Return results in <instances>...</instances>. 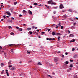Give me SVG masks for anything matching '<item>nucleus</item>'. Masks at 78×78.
I'll list each match as a JSON object with an SVG mask.
<instances>
[{"instance_id":"f257e3e1","label":"nucleus","mask_w":78,"mask_h":78,"mask_svg":"<svg viewBox=\"0 0 78 78\" xmlns=\"http://www.w3.org/2000/svg\"><path fill=\"white\" fill-rule=\"evenodd\" d=\"M48 4L50 5V4H51V5H56V3L55 2H54L53 1L51 0L50 1H48Z\"/></svg>"},{"instance_id":"f03ea898","label":"nucleus","mask_w":78,"mask_h":78,"mask_svg":"<svg viewBox=\"0 0 78 78\" xmlns=\"http://www.w3.org/2000/svg\"><path fill=\"white\" fill-rule=\"evenodd\" d=\"M59 7L60 9H63L64 8V6H63V5H62V4H61L59 6Z\"/></svg>"},{"instance_id":"7ed1b4c3","label":"nucleus","mask_w":78,"mask_h":78,"mask_svg":"<svg viewBox=\"0 0 78 78\" xmlns=\"http://www.w3.org/2000/svg\"><path fill=\"white\" fill-rule=\"evenodd\" d=\"M63 67L64 68H67V67H68V65L65 64L63 65Z\"/></svg>"},{"instance_id":"20e7f679","label":"nucleus","mask_w":78,"mask_h":78,"mask_svg":"<svg viewBox=\"0 0 78 78\" xmlns=\"http://www.w3.org/2000/svg\"><path fill=\"white\" fill-rule=\"evenodd\" d=\"M56 33H57L56 32H52V34L53 36H55V35H56Z\"/></svg>"},{"instance_id":"39448f33","label":"nucleus","mask_w":78,"mask_h":78,"mask_svg":"<svg viewBox=\"0 0 78 78\" xmlns=\"http://www.w3.org/2000/svg\"><path fill=\"white\" fill-rule=\"evenodd\" d=\"M54 61L55 62H57L58 61V58H55L54 59Z\"/></svg>"},{"instance_id":"423d86ee","label":"nucleus","mask_w":78,"mask_h":78,"mask_svg":"<svg viewBox=\"0 0 78 78\" xmlns=\"http://www.w3.org/2000/svg\"><path fill=\"white\" fill-rule=\"evenodd\" d=\"M28 13L29 14H30L31 15H32V12L30 10L28 11Z\"/></svg>"},{"instance_id":"0eeeda50","label":"nucleus","mask_w":78,"mask_h":78,"mask_svg":"<svg viewBox=\"0 0 78 78\" xmlns=\"http://www.w3.org/2000/svg\"><path fill=\"white\" fill-rule=\"evenodd\" d=\"M69 37H73V34H70L69 35Z\"/></svg>"},{"instance_id":"6e6552de","label":"nucleus","mask_w":78,"mask_h":78,"mask_svg":"<svg viewBox=\"0 0 78 78\" xmlns=\"http://www.w3.org/2000/svg\"><path fill=\"white\" fill-rule=\"evenodd\" d=\"M75 39H73L70 41V42H75Z\"/></svg>"},{"instance_id":"1a4fd4ad","label":"nucleus","mask_w":78,"mask_h":78,"mask_svg":"<svg viewBox=\"0 0 78 78\" xmlns=\"http://www.w3.org/2000/svg\"><path fill=\"white\" fill-rule=\"evenodd\" d=\"M6 13H7V14H8V16L11 15V13H10V12H6Z\"/></svg>"},{"instance_id":"9d476101","label":"nucleus","mask_w":78,"mask_h":78,"mask_svg":"<svg viewBox=\"0 0 78 78\" xmlns=\"http://www.w3.org/2000/svg\"><path fill=\"white\" fill-rule=\"evenodd\" d=\"M49 41H50L51 40V41H54V40H55V38H49Z\"/></svg>"},{"instance_id":"9b49d317","label":"nucleus","mask_w":78,"mask_h":78,"mask_svg":"<svg viewBox=\"0 0 78 78\" xmlns=\"http://www.w3.org/2000/svg\"><path fill=\"white\" fill-rule=\"evenodd\" d=\"M23 14H26V13H27V11L24 10L23 11Z\"/></svg>"},{"instance_id":"f8f14e48","label":"nucleus","mask_w":78,"mask_h":78,"mask_svg":"<svg viewBox=\"0 0 78 78\" xmlns=\"http://www.w3.org/2000/svg\"><path fill=\"white\" fill-rule=\"evenodd\" d=\"M1 67H3V66H4L5 65H4V64L2 63H1Z\"/></svg>"},{"instance_id":"ddd939ff","label":"nucleus","mask_w":78,"mask_h":78,"mask_svg":"<svg viewBox=\"0 0 78 78\" xmlns=\"http://www.w3.org/2000/svg\"><path fill=\"white\" fill-rule=\"evenodd\" d=\"M15 69L16 68H15V67H12L11 69L10 70H13Z\"/></svg>"},{"instance_id":"4468645a","label":"nucleus","mask_w":78,"mask_h":78,"mask_svg":"<svg viewBox=\"0 0 78 78\" xmlns=\"http://www.w3.org/2000/svg\"><path fill=\"white\" fill-rule=\"evenodd\" d=\"M68 11H69V12H72V11H73V10H72V9H69L68 10Z\"/></svg>"},{"instance_id":"2eb2a0df","label":"nucleus","mask_w":78,"mask_h":78,"mask_svg":"<svg viewBox=\"0 0 78 78\" xmlns=\"http://www.w3.org/2000/svg\"><path fill=\"white\" fill-rule=\"evenodd\" d=\"M37 64L38 65H40V66H42V64H41L40 62H38Z\"/></svg>"},{"instance_id":"dca6fc26","label":"nucleus","mask_w":78,"mask_h":78,"mask_svg":"<svg viewBox=\"0 0 78 78\" xmlns=\"http://www.w3.org/2000/svg\"><path fill=\"white\" fill-rule=\"evenodd\" d=\"M56 35H59V36L61 35V34L60 33H56Z\"/></svg>"},{"instance_id":"f3484780","label":"nucleus","mask_w":78,"mask_h":78,"mask_svg":"<svg viewBox=\"0 0 78 78\" xmlns=\"http://www.w3.org/2000/svg\"><path fill=\"white\" fill-rule=\"evenodd\" d=\"M11 61H10L9 62H8V65H9V66H10V65H11Z\"/></svg>"},{"instance_id":"a211bd4d","label":"nucleus","mask_w":78,"mask_h":78,"mask_svg":"<svg viewBox=\"0 0 78 78\" xmlns=\"http://www.w3.org/2000/svg\"><path fill=\"white\" fill-rule=\"evenodd\" d=\"M31 28H27V30H28V31H29V30H31Z\"/></svg>"},{"instance_id":"6ab92c4d","label":"nucleus","mask_w":78,"mask_h":78,"mask_svg":"<svg viewBox=\"0 0 78 78\" xmlns=\"http://www.w3.org/2000/svg\"><path fill=\"white\" fill-rule=\"evenodd\" d=\"M65 63H66V64H69V62L66 61L65 62Z\"/></svg>"},{"instance_id":"aec40b11","label":"nucleus","mask_w":78,"mask_h":78,"mask_svg":"<svg viewBox=\"0 0 78 78\" xmlns=\"http://www.w3.org/2000/svg\"><path fill=\"white\" fill-rule=\"evenodd\" d=\"M71 29H74V27L73 26H72L71 27Z\"/></svg>"},{"instance_id":"412c9836","label":"nucleus","mask_w":78,"mask_h":78,"mask_svg":"<svg viewBox=\"0 0 78 78\" xmlns=\"http://www.w3.org/2000/svg\"><path fill=\"white\" fill-rule=\"evenodd\" d=\"M19 30L20 31H22V28H20L19 29Z\"/></svg>"},{"instance_id":"4be33fe9","label":"nucleus","mask_w":78,"mask_h":78,"mask_svg":"<svg viewBox=\"0 0 78 78\" xmlns=\"http://www.w3.org/2000/svg\"><path fill=\"white\" fill-rule=\"evenodd\" d=\"M8 28H9V29H11V28H12V27H11L10 26H9L8 27Z\"/></svg>"},{"instance_id":"5701e85b","label":"nucleus","mask_w":78,"mask_h":78,"mask_svg":"<svg viewBox=\"0 0 78 78\" xmlns=\"http://www.w3.org/2000/svg\"><path fill=\"white\" fill-rule=\"evenodd\" d=\"M53 8H54V9H57V8H58V6L54 7Z\"/></svg>"},{"instance_id":"b1692460","label":"nucleus","mask_w":78,"mask_h":78,"mask_svg":"<svg viewBox=\"0 0 78 78\" xmlns=\"http://www.w3.org/2000/svg\"><path fill=\"white\" fill-rule=\"evenodd\" d=\"M3 73H4V70H3L1 72L2 74H3Z\"/></svg>"},{"instance_id":"393cba45","label":"nucleus","mask_w":78,"mask_h":78,"mask_svg":"<svg viewBox=\"0 0 78 78\" xmlns=\"http://www.w3.org/2000/svg\"><path fill=\"white\" fill-rule=\"evenodd\" d=\"M41 33H42V34H45V32H42Z\"/></svg>"},{"instance_id":"a878e982","label":"nucleus","mask_w":78,"mask_h":78,"mask_svg":"<svg viewBox=\"0 0 78 78\" xmlns=\"http://www.w3.org/2000/svg\"><path fill=\"white\" fill-rule=\"evenodd\" d=\"M70 67H71L72 68V67H73V65H72V64L70 65Z\"/></svg>"},{"instance_id":"bb28decb","label":"nucleus","mask_w":78,"mask_h":78,"mask_svg":"<svg viewBox=\"0 0 78 78\" xmlns=\"http://www.w3.org/2000/svg\"><path fill=\"white\" fill-rule=\"evenodd\" d=\"M11 51L12 52V53H13V49H12L11 50Z\"/></svg>"},{"instance_id":"cd10ccee","label":"nucleus","mask_w":78,"mask_h":78,"mask_svg":"<svg viewBox=\"0 0 78 78\" xmlns=\"http://www.w3.org/2000/svg\"><path fill=\"white\" fill-rule=\"evenodd\" d=\"M10 34L11 35H13L14 34V33L12 32H11Z\"/></svg>"},{"instance_id":"c85d7f7f","label":"nucleus","mask_w":78,"mask_h":78,"mask_svg":"<svg viewBox=\"0 0 78 78\" xmlns=\"http://www.w3.org/2000/svg\"><path fill=\"white\" fill-rule=\"evenodd\" d=\"M75 50V48H73L72 49V51H74V50Z\"/></svg>"},{"instance_id":"c756f323","label":"nucleus","mask_w":78,"mask_h":78,"mask_svg":"<svg viewBox=\"0 0 78 78\" xmlns=\"http://www.w3.org/2000/svg\"><path fill=\"white\" fill-rule=\"evenodd\" d=\"M6 16L5 15V16H3V17L4 18V19H6Z\"/></svg>"},{"instance_id":"7c9ffc66","label":"nucleus","mask_w":78,"mask_h":78,"mask_svg":"<svg viewBox=\"0 0 78 78\" xmlns=\"http://www.w3.org/2000/svg\"><path fill=\"white\" fill-rule=\"evenodd\" d=\"M34 5H37V3H34Z\"/></svg>"},{"instance_id":"2f4dec72","label":"nucleus","mask_w":78,"mask_h":78,"mask_svg":"<svg viewBox=\"0 0 78 78\" xmlns=\"http://www.w3.org/2000/svg\"><path fill=\"white\" fill-rule=\"evenodd\" d=\"M56 11H54L53 12V14H56Z\"/></svg>"},{"instance_id":"473e14b6","label":"nucleus","mask_w":78,"mask_h":78,"mask_svg":"<svg viewBox=\"0 0 78 78\" xmlns=\"http://www.w3.org/2000/svg\"><path fill=\"white\" fill-rule=\"evenodd\" d=\"M29 33L30 34H32V32H31V31H30L29 32Z\"/></svg>"},{"instance_id":"72a5a7b5","label":"nucleus","mask_w":78,"mask_h":78,"mask_svg":"<svg viewBox=\"0 0 78 78\" xmlns=\"http://www.w3.org/2000/svg\"><path fill=\"white\" fill-rule=\"evenodd\" d=\"M14 4V5H16L17 4V2H15Z\"/></svg>"},{"instance_id":"f704fd0d","label":"nucleus","mask_w":78,"mask_h":78,"mask_svg":"<svg viewBox=\"0 0 78 78\" xmlns=\"http://www.w3.org/2000/svg\"><path fill=\"white\" fill-rule=\"evenodd\" d=\"M70 62H73V60H71L70 59Z\"/></svg>"},{"instance_id":"c9c22d12","label":"nucleus","mask_w":78,"mask_h":78,"mask_svg":"<svg viewBox=\"0 0 78 78\" xmlns=\"http://www.w3.org/2000/svg\"><path fill=\"white\" fill-rule=\"evenodd\" d=\"M22 15L20 14L19 15V17H22Z\"/></svg>"},{"instance_id":"e433bc0d","label":"nucleus","mask_w":78,"mask_h":78,"mask_svg":"<svg viewBox=\"0 0 78 78\" xmlns=\"http://www.w3.org/2000/svg\"><path fill=\"white\" fill-rule=\"evenodd\" d=\"M48 76H49V77H50V78H52V77H51V76L49 75H48Z\"/></svg>"},{"instance_id":"4c0bfd02","label":"nucleus","mask_w":78,"mask_h":78,"mask_svg":"<svg viewBox=\"0 0 78 78\" xmlns=\"http://www.w3.org/2000/svg\"><path fill=\"white\" fill-rule=\"evenodd\" d=\"M9 67L10 68V67H12V66H9Z\"/></svg>"},{"instance_id":"58836bf2","label":"nucleus","mask_w":78,"mask_h":78,"mask_svg":"<svg viewBox=\"0 0 78 78\" xmlns=\"http://www.w3.org/2000/svg\"><path fill=\"white\" fill-rule=\"evenodd\" d=\"M16 29H17V30H18V29L19 28V27H16Z\"/></svg>"},{"instance_id":"ea45409f","label":"nucleus","mask_w":78,"mask_h":78,"mask_svg":"<svg viewBox=\"0 0 78 78\" xmlns=\"http://www.w3.org/2000/svg\"><path fill=\"white\" fill-rule=\"evenodd\" d=\"M65 54L66 55H68V53L67 52H66Z\"/></svg>"},{"instance_id":"a19ab883","label":"nucleus","mask_w":78,"mask_h":78,"mask_svg":"<svg viewBox=\"0 0 78 78\" xmlns=\"http://www.w3.org/2000/svg\"><path fill=\"white\" fill-rule=\"evenodd\" d=\"M11 20H14V18H13V17L11 18Z\"/></svg>"},{"instance_id":"79ce46f5","label":"nucleus","mask_w":78,"mask_h":78,"mask_svg":"<svg viewBox=\"0 0 78 78\" xmlns=\"http://www.w3.org/2000/svg\"><path fill=\"white\" fill-rule=\"evenodd\" d=\"M62 58H64V55H62Z\"/></svg>"},{"instance_id":"37998d69","label":"nucleus","mask_w":78,"mask_h":78,"mask_svg":"<svg viewBox=\"0 0 78 78\" xmlns=\"http://www.w3.org/2000/svg\"><path fill=\"white\" fill-rule=\"evenodd\" d=\"M52 75H55V73L53 72L52 73Z\"/></svg>"},{"instance_id":"c03bdc74","label":"nucleus","mask_w":78,"mask_h":78,"mask_svg":"<svg viewBox=\"0 0 78 78\" xmlns=\"http://www.w3.org/2000/svg\"><path fill=\"white\" fill-rule=\"evenodd\" d=\"M2 47L0 46V50H1V49H2Z\"/></svg>"},{"instance_id":"a18cd8bd","label":"nucleus","mask_w":78,"mask_h":78,"mask_svg":"<svg viewBox=\"0 0 78 78\" xmlns=\"http://www.w3.org/2000/svg\"><path fill=\"white\" fill-rule=\"evenodd\" d=\"M49 66H53V65H52L51 64H50Z\"/></svg>"},{"instance_id":"49530a36","label":"nucleus","mask_w":78,"mask_h":78,"mask_svg":"<svg viewBox=\"0 0 78 78\" xmlns=\"http://www.w3.org/2000/svg\"><path fill=\"white\" fill-rule=\"evenodd\" d=\"M9 46H12V44H9Z\"/></svg>"},{"instance_id":"de8ad7c7","label":"nucleus","mask_w":78,"mask_h":78,"mask_svg":"<svg viewBox=\"0 0 78 78\" xmlns=\"http://www.w3.org/2000/svg\"><path fill=\"white\" fill-rule=\"evenodd\" d=\"M50 31V29H49L48 30V32H49V31Z\"/></svg>"},{"instance_id":"09e8293b","label":"nucleus","mask_w":78,"mask_h":78,"mask_svg":"<svg viewBox=\"0 0 78 78\" xmlns=\"http://www.w3.org/2000/svg\"><path fill=\"white\" fill-rule=\"evenodd\" d=\"M49 8H50V6H48L47 7L48 9H49Z\"/></svg>"},{"instance_id":"8fccbe9b","label":"nucleus","mask_w":78,"mask_h":78,"mask_svg":"<svg viewBox=\"0 0 78 78\" xmlns=\"http://www.w3.org/2000/svg\"><path fill=\"white\" fill-rule=\"evenodd\" d=\"M56 28H58V25H56Z\"/></svg>"},{"instance_id":"3c124183","label":"nucleus","mask_w":78,"mask_h":78,"mask_svg":"<svg viewBox=\"0 0 78 78\" xmlns=\"http://www.w3.org/2000/svg\"><path fill=\"white\" fill-rule=\"evenodd\" d=\"M61 29H63V27L62 26L61 27Z\"/></svg>"},{"instance_id":"603ef678","label":"nucleus","mask_w":78,"mask_h":78,"mask_svg":"<svg viewBox=\"0 0 78 78\" xmlns=\"http://www.w3.org/2000/svg\"><path fill=\"white\" fill-rule=\"evenodd\" d=\"M68 32H69V33H70V32L69 30H68L67 31Z\"/></svg>"},{"instance_id":"864d4df0","label":"nucleus","mask_w":78,"mask_h":78,"mask_svg":"<svg viewBox=\"0 0 78 78\" xmlns=\"http://www.w3.org/2000/svg\"><path fill=\"white\" fill-rule=\"evenodd\" d=\"M31 53V52L29 51L28 52H27L28 53V54H30V53Z\"/></svg>"},{"instance_id":"5fc2aeb1","label":"nucleus","mask_w":78,"mask_h":78,"mask_svg":"<svg viewBox=\"0 0 78 78\" xmlns=\"http://www.w3.org/2000/svg\"><path fill=\"white\" fill-rule=\"evenodd\" d=\"M35 28V27L34 26H33L32 27V28Z\"/></svg>"},{"instance_id":"6e6d98bb","label":"nucleus","mask_w":78,"mask_h":78,"mask_svg":"<svg viewBox=\"0 0 78 78\" xmlns=\"http://www.w3.org/2000/svg\"><path fill=\"white\" fill-rule=\"evenodd\" d=\"M61 23H59L58 24V25L59 26H61V25H60Z\"/></svg>"},{"instance_id":"4d7b16f0","label":"nucleus","mask_w":78,"mask_h":78,"mask_svg":"<svg viewBox=\"0 0 78 78\" xmlns=\"http://www.w3.org/2000/svg\"><path fill=\"white\" fill-rule=\"evenodd\" d=\"M30 8H33V7L32 6H30Z\"/></svg>"},{"instance_id":"13d9d810","label":"nucleus","mask_w":78,"mask_h":78,"mask_svg":"<svg viewBox=\"0 0 78 78\" xmlns=\"http://www.w3.org/2000/svg\"><path fill=\"white\" fill-rule=\"evenodd\" d=\"M60 39V37H58V39Z\"/></svg>"},{"instance_id":"bf43d9fd","label":"nucleus","mask_w":78,"mask_h":78,"mask_svg":"<svg viewBox=\"0 0 78 78\" xmlns=\"http://www.w3.org/2000/svg\"><path fill=\"white\" fill-rule=\"evenodd\" d=\"M23 26H24L25 27H26V26H25V24H23Z\"/></svg>"},{"instance_id":"052dcab7","label":"nucleus","mask_w":78,"mask_h":78,"mask_svg":"<svg viewBox=\"0 0 78 78\" xmlns=\"http://www.w3.org/2000/svg\"><path fill=\"white\" fill-rule=\"evenodd\" d=\"M47 40V41H48V40H49V38H47L46 39Z\"/></svg>"},{"instance_id":"680f3d73","label":"nucleus","mask_w":78,"mask_h":78,"mask_svg":"<svg viewBox=\"0 0 78 78\" xmlns=\"http://www.w3.org/2000/svg\"><path fill=\"white\" fill-rule=\"evenodd\" d=\"M7 76H9V74L8 73H7Z\"/></svg>"},{"instance_id":"e2e57ef3","label":"nucleus","mask_w":78,"mask_h":78,"mask_svg":"<svg viewBox=\"0 0 78 78\" xmlns=\"http://www.w3.org/2000/svg\"><path fill=\"white\" fill-rule=\"evenodd\" d=\"M76 20H78V18L77 17L76 18Z\"/></svg>"},{"instance_id":"0e129e2a","label":"nucleus","mask_w":78,"mask_h":78,"mask_svg":"<svg viewBox=\"0 0 78 78\" xmlns=\"http://www.w3.org/2000/svg\"><path fill=\"white\" fill-rule=\"evenodd\" d=\"M3 20H4L3 19H2L1 21H3Z\"/></svg>"},{"instance_id":"69168bd1","label":"nucleus","mask_w":78,"mask_h":78,"mask_svg":"<svg viewBox=\"0 0 78 78\" xmlns=\"http://www.w3.org/2000/svg\"><path fill=\"white\" fill-rule=\"evenodd\" d=\"M75 24H76L75 23H74L73 25H74V26H75Z\"/></svg>"},{"instance_id":"338daca9","label":"nucleus","mask_w":78,"mask_h":78,"mask_svg":"<svg viewBox=\"0 0 78 78\" xmlns=\"http://www.w3.org/2000/svg\"><path fill=\"white\" fill-rule=\"evenodd\" d=\"M60 52H61V51H58V53H60Z\"/></svg>"},{"instance_id":"774afa93","label":"nucleus","mask_w":78,"mask_h":78,"mask_svg":"<svg viewBox=\"0 0 78 78\" xmlns=\"http://www.w3.org/2000/svg\"><path fill=\"white\" fill-rule=\"evenodd\" d=\"M39 31V30H37V32H38V31Z\"/></svg>"}]
</instances>
